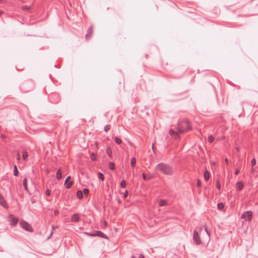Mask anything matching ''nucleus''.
Returning a JSON list of instances; mask_svg holds the SVG:
<instances>
[{"instance_id":"1","label":"nucleus","mask_w":258,"mask_h":258,"mask_svg":"<svg viewBox=\"0 0 258 258\" xmlns=\"http://www.w3.org/2000/svg\"><path fill=\"white\" fill-rule=\"evenodd\" d=\"M156 169L166 175H172L173 173L172 168L167 164L160 163L156 166Z\"/></svg>"},{"instance_id":"35","label":"nucleus","mask_w":258,"mask_h":258,"mask_svg":"<svg viewBox=\"0 0 258 258\" xmlns=\"http://www.w3.org/2000/svg\"><path fill=\"white\" fill-rule=\"evenodd\" d=\"M83 193L85 195H87L89 193V189L88 188H84L83 189Z\"/></svg>"},{"instance_id":"18","label":"nucleus","mask_w":258,"mask_h":258,"mask_svg":"<svg viewBox=\"0 0 258 258\" xmlns=\"http://www.w3.org/2000/svg\"><path fill=\"white\" fill-rule=\"evenodd\" d=\"M136 163V159L135 157L132 158L131 160V166L132 168H134Z\"/></svg>"},{"instance_id":"30","label":"nucleus","mask_w":258,"mask_h":258,"mask_svg":"<svg viewBox=\"0 0 258 258\" xmlns=\"http://www.w3.org/2000/svg\"><path fill=\"white\" fill-rule=\"evenodd\" d=\"M110 127L111 126L110 124H107L105 126L104 131L105 132H107L110 129Z\"/></svg>"},{"instance_id":"25","label":"nucleus","mask_w":258,"mask_h":258,"mask_svg":"<svg viewBox=\"0 0 258 258\" xmlns=\"http://www.w3.org/2000/svg\"><path fill=\"white\" fill-rule=\"evenodd\" d=\"M90 158L92 161H95L96 160V155L94 153L90 154Z\"/></svg>"},{"instance_id":"16","label":"nucleus","mask_w":258,"mask_h":258,"mask_svg":"<svg viewBox=\"0 0 258 258\" xmlns=\"http://www.w3.org/2000/svg\"><path fill=\"white\" fill-rule=\"evenodd\" d=\"M56 178L57 179H60L61 178V170L60 169L57 170L56 173Z\"/></svg>"},{"instance_id":"46","label":"nucleus","mask_w":258,"mask_h":258,"mask_svg":"<svg viewBox=\"0 0 258 258\" xmlns=\"http://www.w3.org/2000/svg\"><path fill=\"white\" fill-rule=\"evenodd\" d=\"M251 172H254V168H253V167H252V168H251Z\"/></svg>"},{"instance_id":"11","label":"nucleus","mask_w":258,"mask_h":258,"mask_svg":"<svg viewBox=\"0 0 258 258\" xmlns=\"http://www.w3.org/2000/svg\"><path fill=\"white\" fill-rule=\"evenodd\" d=\"M244 187L243 184L242 182L239 181L236 183V188L237 190L240 191Z\"/></svg>"},{"instance_id":"28","label":"nucleus","mask_w":258,"mask_h":258,"mask_svg":"<svg viewBox=\"0 0 258 258\" xmlns=\"http://www.w3.org/2000/svg\"><path fill=\"white\" fill-rule=\"evenodd\" d=\"M120 186L122 188H124L125 187L126 183H125V180H122L121 181V182L120 183Z\"/></svg>"},{"instance_id":"36","label":"nucleus","mask_w":258,"mask_h":258,"mask_svg":"<svg viewBox=\"0 0 258 258\" xmlns=\"http://www.w3.org/2000/svg\"><path fill=\"white\" fill-rule=\"evenodd\" d=\"M169 134H170V135H176V133L175 132H174V131L171 130H170Z\"/></svg>"},{"instance_id":"39","label":"nucleus","mask_w":258,"mask_h":258,"mask_svg":"<svg viewBox=\"0 0 258 258\" xmlns=\"http://www.w3.org/2000/svg\"><path fill=\"white\" fill-rule=\"evenodd\" d=\"M127 196H128V191H127V190H126L123 194V197H124V198H126L127 197Z\"/></svg>"},{"instance_id":"32","label":"nucleus","mask_w":258,"mask_h":258,"mask_svg":"<svg viewBox=\"0 0 258 258\" xmlns=\"http://www.w3.org/2000/svg\"><path fill=\"white\" fill-rule=\"evenodd\" d=\"M51 229H52V230H51V232L50 235V236L47 238V239H49V238H50V237L52 236V234H53V231H54V230L55 229V227L54 226L52 225V226H51Z\"/></svg>"},{"instance_id":"33","label":"nucleus","mask_w":258,"mask_h":258,"mask_svg":"<svg viewBox=\"0 0 258 258\" xmlns=\"http://www.w3.org/2000/svg\"><path fill=\"white\" fill-rule=\"evenodd\" d=\"M216 187L218 189H221V185H220V183L219 180L217 181V182H216Z\"/></svg>"},{"instance_id":"29","label":"nucleus","mask_w":258,"mask_h":258,"mask_svg":"<svg viewBox=\"0 0 258 258\" xmlns=\"http://www.w3.org/2000/svg\"><path fill=\"white\" fill-rule=\"evenodd\" d=\"M132 258H144L143 255L141 254H137L136 255H133Z\"/></svg>"},{"instance_id":"24","label":"nucleus","mask_w":258,"mask_h":258,"mask_svg":"<svg viewBox=\"0 0 258 258\" xmlns=\"http://www.w3.org/2000/svg\"><path fill=\"white\" fill-rule=\"evenodd\" d=\"M215 140V138L213 136H210L208 137V140L209 143H212Z\"/></svg>"},{"instance_id":"2","label":"nucleus","mask_w":258,"mask_h":258,"mask_svg":"<svg viewBox=\"0 0 258 258\" xmlns=\"http://www.w3.org/2000/svg\"><path fill=\"white\" fill-rule=\"evenodd\" d=\"M191 129V124L187 120L179 121L177 125V131L179 133H182Z\"/></svg>"},{"instance_id":"26","label":"nucleus","mask_w":258,"mask_h":258,"mask_svg":"<svg viewBox=\"0 0 258 258\" xmlns=\"http://www.w3.org/2000/svg\"><path fill=\"white\" fill-rule=\"evenodd\" d=\"M31 7V6H24L22 7V9L24 11H28L30 9Z\"/></svg>"},{"instance_id":"3","label":"nucleus","mask_w":258,"mask_h":258,"mask_svg":"<svg viewBox=\"0 0 258 258\" xmlns=\"http://www.w3.org/2000/svg\"><path fill=\"white\" fill-rule=\"evenodd\" d=\"M252 218V212L250 211L244 212L241 216V218L246 221H250Z\"/></svg>"},{"instance_id":"48","label":"nucleus","mask_w":258,"mask_h":258,"mask_svg":"<svg viewBox=\"0 0 258 258\" xmlns=\"http://www.w3.org/2000/svg\"><path fill=\"white\" fill-rule=\"evenodd\" d=\"M4 13L3 11H0V16Z\"/></svg>"},{"instance_id":"8","label":"nucleus","mask_w":258,"mask_h":258,"mask_svg":"<svg viewBox=\"0 0 258 258\" xmlns=\"http://www.w3.org/2000/svg\"><path fill=\"white\" fill-rule=\"evenodd\" d=\"M0 205L5 208L8 207L7 203L3 197V196L0 194Z\"/></svg>"},{"instance_id":"51","label":"nucleus","mask_w":258,"mask_h":258,"mask_svg":"<svg viewBox=\"0 0 258 258\" xmlns=\"http://www.w3.org/2000/svg\"><path fill=\"white\" fill-rule=\"evenodd\" d=\"M4 0H0V3H2Z\"/></svg>"},{"instance_id":"4","label":"nucleus","mask_w":258,"mask_h":258,"mask_svg":"<svg viewBox=\"0 0 258 258\" xmlns=\"http://www.w3.org/2000/svg\"><path fill=\"white\" fill-rule=\"evenodd\" d=\"M193 240L195 243L197 245H199L202 243V241L201 240L198 232L196 230L194 232Z\"/></svg>"},{"instance_id":"5","label":"nucleus","mask_w":258,"mask_h":258,"mask_svg":"<svg viewBox=\"0 0 258 258\" xmlns=\"http://www.w3.org/2000/svg\"><path fill=\"white\" fill-rule=\"evenodd\" d=\"M20 225L23 229L27 231L32 232L33 231L31 226L26 221H21L20 222Z\"/></svg>"},{"instance_id":"41","label":"nucleus","mask_w":258,"mask_h":258,"mask_svg":"<svg viewBox=\"0 0 258 258\" xmlns=\"http://www.w3.org/2000/svg\"><path fill=\"white\" fill-rule=\"evenodd\" d=\"M142 175H143V179H144V180H147V177H146V175H145L144 173H143V174H142Z\"/></svg>"},{"instance_id":"9","label":"nucleus","mask_w":258,"mask_h":258,"mask_svg":"<svg viewBox=\"0 0 258 258\" xmlns=\"http://www.w3.org/2000/svg\"><path fill=\"white\" fill-rule=\"evenodd\" d=\"M70 179H71V176H69L66 178V179L64 181V184L66 185V187L67 188H70L72 186V185L73 184V181H70V182H68Z\"/></svg>"},{"instance_id":"14","label":"nucleus","mask_w":258,"mask_h":258,"mask_svg":"<svg viewBox=\"0 0 258 258\" xmlns=\"http://www.w3.org/2000/svg\"><path fill=\"white\" fill-rule=\"evenodd\" d=\"M23 185L24 186V188L28 192V187H27V179L26 178H25L24 179H23Z\"/></svg>"},{"instance_id":"34","label":"nucleus","mask_w":258,"mask_h":258,"mask_svg":"<svg viewBox=\"0 0 258 258\" xmlns=\"http://www.w3.org/2000/svg\"><path fill=\"white\" fill-rule=\"evenodd\" d=\"M255 164H256V160L255 158H253L251 160V164L252 166H253L255 165Z\"/></svg>"},{"instance_id":"47","label":"nucleus","mask_w":258,"mask_h":258,"mask_svg":"<svg viewBox=\"0 0 258 258\" xmlns=\"http://www.w3.org/2000/svg\"><path fill=\"white\" fill-rule=\"evenodd\" d=\"M225 162H226L227 164L228 163V159L226 158L225 159Z\"/></svg>"},{"instance_id":"22","label":"nucleus","mask_w":258,"mask_h":258,"mask_svg":"<svg viewBox=\"0 0 258 258\" xmlns=\"http://www.w3.org/2000/svg\"><path fill=\"white\" fill-rule=\"evenodd\" d=\"M114 141L118 144H120L122 142L121 140L117 137L114 138Z\"/></svg>"},{"instance_id":"7","label":"nucleus","mask_w":258,"mask_h":258,"mask_svg":"<svg viewBox=\"0 0 258 258\" xmlns=\"http://www.w3.org/2000/svg\"><path fill=\"white\" fill-rule=\"evenodd\" d=\"M87 234L88 235H90V236H98L101 237L105 238V239L108 238L107 236L104 233H102V232H101L100 231H96L95 233H93V234L87 233Z\"/></svg>"},{"instance_id":"43","label":"nucleus","mask_w":258,"mask_h":258,"mask_svg":"<svg viewBox=\"0 0 258 258\" xmlns=\"http://www.w3.org/2000/svg\"><path fill=\"white\" fill-rule=\"evenodd\" d=\"M54 214L55 215H56L58 214V212L56 210H55L54 212Z\"/></svg>"},{"instance_id":"44","label":"nucleus","mask_w":258,"mask_h":258,"mask_svg":"<svg viewBox=\"0 0 258 258\" xmlns=\"http://www.w3.org/2000/svg\"><path fill=\"white\" fill-rule=\"evenodd\" d=\"M1 137L3 138V139H5L6 138V136L4 135V134H2L1 135Z\"/></svg>"},{"instance_id":"50","label":"nucleus","mask_w":258,"mask_h":258,"mask_svg":"<svg viewBox=\"0 0 258 258\" xmlns=\"http://www.w3.org/2000/svg\"><path fill=\"white\" fill-rule=\"evenodd\" d=\"M152 149L154 150V145H152Z\"/></svg>"},{"instance_id":"31","label":"nucleus","mask_w":258,"mask_h":258,"mask_svg":"<svg viewBox=\"0 0 258 258\" xmlns=\"http://www.w3.org/2000/svg\"><path fill=\"white\" fill-rule=\"evenodd\" d=\"M98 174H99V178L100 179H101L102 181H104V175H103V173L99 172Z\"/></svg>"},{"instance_id":"45","label":"nucleus","mask_w":258,"mask_h":258,"mask_svg":"<svg viewBox=\"0 0 258 258\" xmlns=\"http://www.w3.org/2000/svg\"><path fill=\"white\" fill-rule=\"evenodd\" d=\"M103 224L105 226H107V222L105 221H103Z\"/></svg>"},{"instance_id":"37","label":"nucleus","mask_w":258,"mask_h":258,"mask_svg":"<svg viewBox=\"0 0 258 258\" xmlns=\"http://www.w3.org/2000/svg\"><path fill=\"white\" fill-rule=\"evenodd\" d=\"M201 185H202V182H201V180L198 179L197 180V185H198V186L200 187L201 186Z\"/></svg>"},{"instance_id":"12","label":"nucleus","mask_w":258,"mask_h":258,"mask_svg":"<svg viewBox=\"0 0 258 258\" xmlns=\"http://www.w3.org/2000/svg\"><path fill=\"white\" fill-rule=\"evenodd\" d=\"M18 222V219L12 218L10 220V224L12 226H15L17 225Z\"/></svg>"},{"instance_id":"40","label":"nucleus","mask_w":258,"mask_h":258,"mask_svg":"<svg viewBox=\"0 0 258 258\" xmlns=\"http://www.w3.org/2000/svg\"><path fill=\"white\" fill-rule=\"evenodd\" d=\"M239 172H240V170L239 169H236L234 173L235 175H237L239 174Z\"/></svg>"},{"instance_id":"15","label":"nucleus","mask_w":258,"mask_h":258,"mask_svg":"<svg viewBox=\"0 0 258 258\" xmlns=\"http://www.w3.org/2000/svg\"><path fill=\"white\" fill-rule=\"evenodd\" d=\"M204 178L206 181H208L210 178V174L208 171H206L204 172Z\"/></svg>"},{"instance_id":"17","label":"nucleus","mask_w":258,"mask_h":258,"mask_svg":"<svg viewBox=\"0 0 258 258\" xmlns=\"http://www.w3.org/2000/svg\"><path fill=\"white\" fill-rule=\"evenodd\" d=\"M76 195L77 198L79 199H81L83 198V192L81 190L77 191Z\"/></svg>"},{"instance_id":"23","label":"nucleus","mask_w":258,"mask_h":258,"mask_svg":"<svg viewBox=\"0 0 258 258\" xmlns=\"http://www.w3.org/2000/svg\"><path fill=\"white\" fill-rule=\"evenodd\" d=\"M108 168L111 169L113 170L114 168V164L113 162H109L108 163Z\"/></svg>"},{"instance_id":"19","label":"nucleus","mask_w":258,"mask_h":258,"mask_svg":"<svg viewBox=\"0 0 258 258\" xmlns=\"http://www.w3.org/2000/svg\"><path fill=\"white\" fill-rule=\"evenodd\" d=\"M204 229H205V231H206V232L207 233V234L208 235L209 240H210V239L211 234H210V231L208 230V227H207V226L206 225H204Z\"/></svg>"},{"instance_id":"49","label":"nucleus","mask_w":258,"mask_h":258,"mask_svg":"<svg viewBox=\"0 0 258 258\" xmlns=\"http://www.w3.org/2000/svg\"><path fill=\"white\" fill-rule=\"evenodd\" d=\"M110 154H111V151H110V152L107 151V154H108V155H109V156H110Z\"/></svg>"},{"instance_id":"13","label":"nucleus","mask_w":258,"mask_h":258,"mask_svg":"<svg viewBox=\"0 0 258 258\" xmlns=\"http://www.w3.org/2000/svg\"><path fill=\"white\" fill-rule=\"evenodd\" d=\"M158 204L159 206L160 207L165 206L167 205V202L164 200H160Z\"/></svg>"},{"instance_id":"27","label":"nucleus","mask_w":258,"mask_h":258,"mask_svg":"<svg viewBox=\"0 0 258 258\" xmlns=\"http://www.w3.org/2000/svg\"><path fill=\"white\" fill-rule=\"evenodd\" d=\"M217 207L219 210H222L224 208V205L222 203H220L218 204Z\"/></svg>"},{"instance_id":"42","label":"nucleus","mask_w":258,"mask_h":258,"mask_svg":"<svg viewBox=\"0 0 258 258\" xmlns=\"http://www.w3.org/2000/svg\"><path fill=\"white\" fill-rule=\"evenodd\" d=\"M17 159L18 160H20V154L19 153H17Z\"/></svg>"},{"instance_id":"21","label":"nucleus","mask_w":258,"mask_h":258,"mask_svg":"<svg viewBox=\"0 0 258 258\" xmlns=\"http://www.w3.org/2000/svg\"><path fill=\"white\" fill-rule=\"evenodd\" d=\"M14 175L15 176H17L18 175V170L16 165L14 166Z\"/></svg>"},{"instance_id":"52","label":"nucleus","mask_w":258,"mask_h":258,"mask_svg":"<svg viewBox=\"0 0 258 258\" xmlns=\"http://www.w3.org/2000/svg\"><path fill=\"white\" fill-rule=\"evenodd\" d=\"M118 202L119 203L120 202V200H118Z\"/></svg>"},{"instance_id":"38","label":"nucleus","mask_w":258,"mask_h":258,"mask_svg":"<svg viewBox=\"0 0 258 258\" xmlns=\"http://www.w3.org/2000/svg\"><path fill=\"white\" fill-rule=\"evenodd\" d=\"M45 194L47 196H49L50 195V191L48 189H46L45 191Z\"/></svg>"},{"instance_id":"6","label":"nucleus","mask_w":258,"mask_h":258,"mask_svg":"<svg viewBox=\"0 0 258 258\" xmlns=\"http://www.w3.org/2000/svg\"><path fill=\"white\" fill-rule=\"evenodd\" d=\"M93 33V26L91 25L88 29L87 34L85 36V38H86V40H88L92 37Z\"/></svg>"},{"instance_id":"20","label":"nucleus","mask_w":258,"mask_h":258,"mask_svg":"<svg viewBox=\"0 0 258 258\" xmlns=\"http://www.w3.org/2000/svg\"><path fill=\"white\" fill-rule=\"evenodd\" d=\"M28 156V153L26 151H24L22 154V158L24 160H26Z\"/></svg>"},{"instance_id":"10","label":"nucleus","mask_w":258,"mask_h":258,"mask_svg":"<svg viewBox=\"0 0 258 258\" xmlns=\"http://www.w3.org/2000/svg\"><path fill=\"white\" fill-rule=\"evenodd\" d=\"M80 221V217L78 214H74L71 217V221L77 222Z\"/></svg>"}]
</instances>
